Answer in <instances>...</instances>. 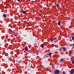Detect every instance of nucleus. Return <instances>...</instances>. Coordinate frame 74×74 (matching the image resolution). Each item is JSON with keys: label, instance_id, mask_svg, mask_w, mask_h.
Masks as SVG:
<instances>
[{"label": "nucleus", "instance_id": "nucleus-3", "mask_svg": "<svg viewBox=\"0 0 74 74\" xmlns=\"http://www.w3.org/2000/svg\"><path fill=\"white\" fill-rule=\"evenodd\" d=\"M12 58L11 57H10L8 58V62H11L12 61Z\"/></svg>", "mask_w": 74, "mask_h": 74}, {"label": "nucleus", "instance_id": "nucleus-5", "mask_svg": "<svg viewBox=\"0 0 74 74\" xmlns=\"http://www.w3.org/2000/svg\"><path fill=\"white\" fill-rule=\"evenodd\" d=\"M25 51H28V48L26 46L25 47Z\"/></svg>", "mask_w": 74, "mask_h": 74}, {"label": "nucleus", "instance_id": "nucleus-19", "mask_svg": "<svg viewBox=\"0 0 74 74\" xmlns=\"http://www.w3.org/2000/svg\"><path fill=\"white\" fill-rule=\"evenodd\" d=\"M59 4H57V7H59Z\"/></svg>", "mask_w": 74, "mask_h": 74}, {"label": "nucleus", "instance_id": "nucleus-14", "mask_svg": "<svg viewBox=\"0 0 74 74\" xmlns=\"http://www.w3.org/2000/svg\"><path fill=\"white\" fill-rule=\"evenodd\" d=\"M41 47H42V48H44V45L42 44L41 45Z\"/></svg>", "mask_w": 74, "mask_h": 74}, {"label": "nucleus", "instance_id": "nucleus-21", "mask_svg": "<svg viewBox=\"0 0 74 74\" xmlns=\"http://www.w3.org/2000/svg\"><path fill=\"white\" fill-rule=\"evenodd\" d=\"M63 74H65V73H64V72H63Z\"/></svg>", "mask_w": 74, "mask_h": 74}, {"label": "nucleus", "instance_id": "nucleus-18", "mask_svg": "<svg viewBox=\"0 0 74 74\" xmlns=\"http://www.w3.org/2000/svg\"><path fill=\"white\" fill-rule=\"evenodd\" d=\"M72 64H74V61H72Z\"/></svg>", "mask_w": 74, "mask_h": 74}, {"label": "nucleus", "instance_id": "nucleus-15", "mask_svg": "<svg viewBox=\"0 0 74 74\" xmlns=\"http://www.w3.org/2000/svg\"><path fill=\"white\" fill-rule=\"evenodd\" d=\"M51 46L52 47H54V45L53 44H52Z\"/></svg>", "mask_w": 74, "mask_h": 74}, {"label": "nucleus", "instance_id": "nucleus-12", "mask_svg": "<svg viewBox=\"0 0 74 74\" xmlns=\"http://www.w3.org/2000/svg\"><path fill=\"white\" fill-rule=\"evenodd\" d=\"M53 38H51L50 39L51 41V42H52V41H53Z\"/></svg>", "mask_w": 74, "mask_h": 74}, {"label": "nucleus", "instance_id": "nucleus-10", "mask_svg": "<svg viewBox=\"0 0 74 74\" xmlns=\"http://www.w3.org/2000/svg\"><path fill=\"white\" fill-rule=\"evenodd\" d=\"M58 24L59 25H60V21H59V22L58 23Z\"/></svg>", "mask_w": 74, "mask_h": 74}, {"label": "nucleus", "instance_id": "nucleus-24", "mask_svg": "<svg viewBox=\"0 0 74 74\" xmlns=\"http://www.w3.org/2000/svg\"><path fill=\"white\" fill-rule=\"evenodd\" d=\"M66 18H67V17H66Z\"/></svg>", "mask_w": 74, "mask_h": 74}, {"label": "nucleus", "instance_id": "nucleus-2", "mask_svg": "<svg viewBox=\"0 0 74 74\" xmlns=\"http://www.w3.org/2000/svg\"><path fill=\"white\" fill-rule=\"evenodd\" d=\"M74 73V69H72L70 71V73L71 74H73Z\"/></svg>", "mask_w": 74, "mask_h": 74}, {"label": "nucleus", "instance_id": "nucleus-8", "mask_svg": "<svg viewBox=\"0 0 74 74\" xmlns=\"http://www.w3.org/2000/svg\"><path fill=\"white\" fill-rule=\"evenodd\" d=\"M64 60V59L62 58H61V59L60 60V61L61 62H62Z\"/></svg>", "mask_w": 74, "mask_h": 74}, {"label": "nucleus", "instance_id": "nucleus-17", "mask_svg": "<svg viewBox=\"0 0 74 74\" xmlns=\"http://www.w3.org/2000/svg\"><path fill=\"white\" fill-rule=\"evenodd\" d=\"M70 45H71V46H73L74 45L73 44H70Z\"/></svg>", "mask_w": 74, "mask_h": 74}, {"label": "nucleus", "instance_id": "nucleus-22", "mask_svg": "<svg viewBox=\"0 0 74 74\" xmlns=\"http://www.w3.org/2000/svg\"><path fill=\"white\" fill-rule=\"evenodd\" d=\"M69 37V35H68L67 36V37Z\"/></svg>", "mask_w": 74, "mask_h": 74}, {"label": "nucleus", "instance_id": "nucleus-4", "mask_svg": "<svg viewBox=\"0 0 74 74\" xmlns=\"http://www.w3.org/2000/svg\"><path fill=\"white\" fill-rule=\"evenodd\" d=\"M7 14H3V17H4V18H6V17H7Z\"/></svg>", "mask_w": 74, "mask_h": 74}, {"label": "nucleus", "instance_id": "nucleus-13", "mask_svg": "<svg viewBox=\"0 0 74 74\" xmlns=\"http://www.w3.org/2000/svg\"><path fill=\"white\" fill-rule=\"evenodd\" d=\"M26 11H24L23 12V14H26Z\"/></svg>", "mask_w": 74, "mask_h": 74}, {"label": "nucleus", "instance_id": "nucleus-20", "mask_svg": "<svg viewBox=\"0 0 74 74\" xmlns=\"http://www.w3.org/2000/svg\"><path fill=\"white\" fill-rule=\"evenodd\" d=\"M5 9H6V8H7V7L6 6H5Z\"/></svg>", "mask_w": 74, "mask_h": 74}, {"label": "nucleus", "instance_id": "nucleus-9", "mask_svg": "<svg viewBox=\"0 0 74 74\" xmlns=\"http://www.w3.org/2000/svg\"><path fill=\"white\" fill-rule=\"evenodd\" d=\"M63 50L64 51H66V48L63 47V48H62V50Z\"/></svg>", "mask_w": 74, "mask_h": 74}, {"label": "nucleus", "instance_id": "nucleus-6", "mask_svg": "<svg viewBox=\"0 0 74 74\" xmlns=\"http://www.w3.org/2000/svg\"><path fill=\"white\" fill-rule=\"evenodd\" d=\"M73 51V50H71L69 51V53H71V54H73V53L72 52Z\"/></svg>", "mask_w": 74, "mask_h": 74}, {"label": "nucleus", "instance_id": "nucleus-16", "mask_svg": "<svg viewBox=\"0 0 74 74\" xmlns=\"http://www.w3.org/2000/svg\"><path fill=\"white\" fill-rule=\"evenodd\" d=\"M72 40H74V36H73V37H72Z\"/></svg>", "mask_w": 74, "mask_h": 74}, {"label": "nucleus", "instance_id": "nucleus-1", "mask_svg": "<svg viewBox=\"0 0 74 74\" xmlns=\"http://www.w3.org/2000/svg\"><path fill=\"white\" fill-rule=\"evenodd\" d=\"M59 71L58 70H56L54 72V74H59Z\"/></svg>", "mask_w": 74, "mask_h": 74}, {"label": "nucleus", "instance_id": "nucleus-7", "mask_svg": "<svg viewBox=\"0 0 74 74\" xmlns=\"http://www.w3.org/2000/svg\"><path fill=\"white\" fill-rule=\"evenodd\" d=\"M59 51L60 52H61V51H63V48H61L59 49Z\"/></svg>", "mask_w": 74, "mask_h": 74}, {"label": "nucleus", "instance_id": "nucleus-11", "mask_svg": "<svg viewBox=\"0 0 74 74\" xmlns=\"http://www.w3.org/2000/svg\"><path fill=\"white\" fill-rule=\"evenodd\" d=\"M52 55V53L51 52H50L49 54H48V55L49 56V55Z\"/></svg>", "mask_w": 74, "mask_h": 74}, {"label": "nucleus", "instance_id": "nucleus-23", "mask_svg": "<svg viewBox=\"0 0 74 74\" xmlns=\"http://www.w3.org/2000/svg\"><path fill=\"white\" fill-rule=\"evenodd\" d=\"M17 1H20V0H17Z\"/></svg>", "mask_w": 74, "mask_h": 74}]
</instances>
